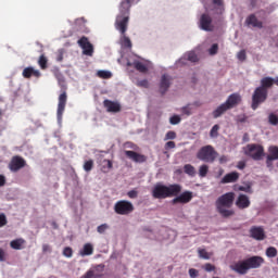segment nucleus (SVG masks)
<instances>
[{"instance_id":"nucleus-21","label":"nucleus","mask_w":278,"mask_h":278,"mask_svg":"<svg viewBox=\"0 0 278 278\" xmlns=\"http://www.w3.org/2000/svg\"><path fill=\"white\" fill-rule=\"evenodd\" d=\"M273 86H275V78L267 76L261 79V86L258 88L268 93V90H270Z\"/></svg>"},{"instance_id":"nucleus-18","label":"nucleus","mask_w":278,"mask_h":278,"mask_svg":"<svg viewBox=\"0 0 278 278\" xmlns=\"http://www.w3.org/2000/svg\"><path fill=\"white\" fill-rule=\"evenodd\" d=\"M250 236L254 240H265L266 233L264 232V228L254 226L250 229Z\"/></svg>"},{"instance_id":"nucleus-12","label":"nucleus","mask_w":278,"mask_h":278,"mask_svg":"<svg viewBox=\"0 0 278 278\" xmlns=\"http://www.w3.org/2000/svg\"><path fill=\"white\" fill-rule=\"evenodd\" d=\"M78 45L80 48H83L84 55L92 56V53H94V47L90 41L88 40V37H81L78 40Z\"/></svg>"},{"instance_id":"nucleus-56","label":"nucleus","mask_w":278,"mask_h":278,"mask_svg":"<svg viewBox=\"0 0 278 278\" xmlns=\"http://www.w3.org/2000/svg\"><path fill=\"white\" fill-rule=\"evenodd\" d=\"M62 60H64V53L60 51L56 55V62H62Z\"/></svg>"},{"instance_id":"nucleus-8","label":"nucleus","mask_w":278,"mask_h":278,"mask_svg":"<svg viewBox=\"0 0 278 278\" xmlns=\"http://www.w3.org/2000/svg\"><path fill=\"white\" fill-rule=\"evenodd\" d=\"M59 84L61 88H63V92L59 96V103H58V110H56V116L60 119H62V116L64 114V110H66V101H68V96L66 94V85L64 84V80H59Z\"/></svg>"},{"instance_id":"nucleus-7","label":"nucleus","mask_w":278,"mask_h":278,"mask_svg":"<svg viewBox=\"0 0 278 278\" xmlns=\"http://www.w3.org/2000/svg\"><path fill=\"white\" fill-rule=\"evenodd\" d=\"M134 210V204L127 200H119L114 205V212L119 216H129Z\"/></svg>"},{"instance_id":"nucleus-37","label":"nucleus","mask_w":278,"mask_h":278,"mask_svg":"<svg viewBox=\"0 0 278 278\" xmlns=\"http://www.w3.org/2000/svg\"><path fill=\"white\" fill-rule=\"evenodd\" d=\"M268 122L270 125H278V116L275 113L269 114Z\"/></svg>"},{"instance_id":"nucleus-43","label":"nucleus","mask_w":278,"mask_h":278,"mask_svg":"<svg viewBox=\"0 0 278 278\" xmlns=\"http://www.w3.org/2000/svg\"><path fill=\"white\" fill-rule=\"evenodd\" d=\"M177 138V132L169 130L165 135V140H175Z\"/></svg>"},{"instance_id":"nucleus-46","label":"nucleus","mask_w":278,"mask_h":278,"mask_svg":"<svg viewBox=\"0 0 278 278\" xmlns=\"http://www.w3.org/2000/svg\"><path fill=\"white\" fill-rule=\"evenodd\" d=\"M8 225V217H5V214H0V227H5Z\"/></svg>"},{"instance_id":"nucleus-49","label":"nucleus","mask_w":278,"mask_h":278,"mask_svg":"<svg viewBox=\"0 0 278 278\" xmlns=\"http://www.w3.org/2000/svg\"><path fill=\"white\" fill-rule=\"evenodd\" d=\"M127 197H129V199H138V192L136 190H130L127 192Z\"/></svg>"},{"instance_id":"nucleus-41","label":"nucleus","mask_w":278,"mask_h":278,"mask_svg":"<svg viewBox=\"0 0 278 278\" xmlns=\"http://www.w3.org/2000/svg\"><path fill=\"white\" fill-rule=\"evenodd\" d=\"M64 257H73V248L66 247L63 250Z\"/></svg>"},{"instance_id":"nucleus-44","label":"nucleus","mask_w":278,"mask_h":278,"mask_svg":"<svg viewBox=\"0 0 278 278\" xmlns=\"http://www.w3.org/2000/svg\"><path fill=\"white\" fill-rule=\"evenodd\" d=\"M108 229H110V226L108 224H102V225L98 226L97 231H98V233H105V231H108Z\"/></svg>"},{"instance_id":"nucleus-48","label":"nucleus","mask_w":278,"mask_h":278,"mask_svg":"<svg viewBox=\"0 0 278 278\" xmlns=\"http://www.w3.org/2000/svg\"><path fill=\"white\" fill-rule=\"evenodd\" d=\"M211 55H216L218 53V43H214L210 49Z\"/></svg>"},{"instance_id":"nucleus-57","label":"nucleus","mask_w":278,"mask_h":278,"mask_svg":"<svg viewBox=\"0 0 278 278\" xmlns=\"http://www.w3.org/2000/svg\"><path fill=\"white\" fill-rule=\"evenodd\" d=\"M0 262H5V252L3 249H0Z\"/></svg>"},{"instance_id":"nucleus-13","label":"nucleus","mask_w":278,"mask_h":278,"mask_svg":"<svg viewBox=\"0 0 278 278\" xmlns=\"http://www.w3.org/2000/svg\"><path fill=\"white\" fill-rule=\"evenodd\" d=\"M245 264L248 266V270L261 268L262 264H264V257L262 256H251L245 258Z\"/></svg>"},{"instance_id":"nucleus-42","label":"nucleus","mask_w":278,"mask_h":278,"mask_svg":"<svg viewBox=\"0 0 278 278\" xmlns=\"http://www.w3.org/2000/svg\"><path fill=\"white\" fill-rule=\"evenodd\" d=\"M237 58L240 62H244L247 60V50L239 51Z\"/></svg>"},{"instance_id":"nucleus-29","label":"nucleus","mask_w":278,"mask_h":278,"mask_svg":"<svg viewBox=\"0 0 278 278\" xmlns=\"http://www.w3.org/2000/svg\"><path fill=\"white\" fill-rule=\"evenodd\" d=\"M113 166H114V165H113L112 161L105 159V160H103V162H102L101 172H102V173H109L110 169L113 168Z\"/></svg>"},{"instance_id":"nucleus-62","label":"nucleus","mask_w":278,"mask_h":278,"mask_svg":"<svg viewBox=\"0 0 278 278\" xmlns=\"http://www.w3.org/2000/svg\"><path fill=\"white\" fill-rule=\"evenodd\" d=\"M274 84H275L276 86H278V76H277L276 78H274Z\"/></svg>"},{"instance_id":"nucleus-19","label":"nucleus","mask_w":278,"mask_h":278,"mask_svg":"<svg viewBox=\"0 0 278 278\" xmlns=\"http://www.w3.org/2000/svg\"><path fill=\"white\" fill-rule=\"evenodd\" d=\"M159 88H160L161 94H166V92H168V88H170V76L164 74L161 77Z\"/></svg>"},{"instance_id":"nucleus-33","label":"nucleus","mask_w":278,"mask_h":278,"mask_svg":"<svg viewBox=\"0 0 278 278\" xmlns=\"http://www.w3.org/2000/svg\"><path fill=\"white\" fill-rule=\"evenodd\" d=\"M92 168H94V161H92V160L86 161L84 164V170L86 173H90V170H92Z\"/></svg>"},{"instance_id":"nucleus-15","label":"nucleus","mask_w":278,"mask_h":278,"mask_svg":"<svg viewBox=\"0 0 278 278\" xmlns=\"http://www.w3.org/2000/svg\"><path fill=\"white\" fill-rule=\"evenodd\" d=\"M230 269L238 273V275H247L249 273V267L245 260L233 263L230 265Z\"/></svg>"},{"instance_id":"nucleus-55","label":"nucleus","mask_w":278,"mask_h":278,"mask_svg":"<svg viewBox=\"0 0 278 278\" xmlns=\"http://www.w3.org/2000/svg\"><path fill=\"white\" fill-rule=\"evenodd\" d=\"M76 25H86V18L79 17L76 20Z\"/></svg>"},{"instance_id":"nucleus-22","label":"nucleus","mask_w":278,"mask_h":278,"mask_svg":"<svg viewBox=\"0 0 278 278\" xmlns=\"http://www.w3.org/2000/svg\"><path fill=\"white\" fill-rule=\"evenodd\" d=\"M23 77L25 79H30L31 77H36L37 79L40 77V71L29 66V67H25L23 70V73H22Z\"/></svg>"},{"instance_id":"nucleus-60","label":"nucleus","mask_w":278,"mask_h":278,"mask_svg":"<svg viewBox=\"0 0 278 278\" xmlns=\"http://www.w3.org/2000/svg\"><path fill=\"white\" fill-rule=\"evenodd\" d=\"M239 190H240V192H249V190H251V187H242V186H240Z\"/></svg>"},{"instance_id":"nucleus-63","label":"nucleus","mask_w":278,"mask_h":278,"mask_svg":"<svg viewBox=\"0 0 278 278\" xmlns=\"http://www.w3.org/2000/svg\"><path fill=\"white\" fill-rule=\"evenodd\" d=\"M138 1L140 0H130V8H131V3H138Z\"/></svg>"},{"instance_id":"nucleus-32","label":"nucleus","mask_w":278,"mask_h":278,"mask_svg":"<svg viewBox=\"0 0 278 278\" xmlns=\"http://www.w3.org/2000/svg\"><path fill=\"white\" fill-rule=\"evenodd\" d=\"M98 77H100V79H110L112 78V72L110 71H98L97 73Z\"/></svg>"},{"instance_id":"nucleus-24","label":"nucleus","mask_w":278,"mask_h":278,"mask_svg":"<svg viewBox=\"0 0 278 278\" xmlns=\"http://www.w3.org/2000/svg\"><path fill=\"white\" fill-rule=\"evenodd\" d=\"M269 154L267 155V164H270V162H275V160H278V147L277 146H271L268 149Z\"/></svg>"},{"instance_id":"nucleus-45","label":"nucleus","mask_w":278,"mask_h":278,"mask_svg":"<svg viewBox=\"0 0 278 278\" xmlns=\"http://www.w3.org/2000/svg\"><path fill=\"white\" fill-rule=\"evenodd\" d=\"M137 86L139 88H149V80H147V79L139 80V81H137Z\"/></svg>"},{"instance_id":"nucleus-54","label":"nucleus","mask_w":278,"mask_h":278,"mask_svg":"<svg viewBox=\"0 0 278 278\" xmlns=\"http://www.w3.org/2000/svg\"><path fill=\"white\" fill-rule=\"evenodd\" d=\"M42 252H43V253H51V245H49V244H43V245H42Z\"/></svg>"},{"instance_id":"nucleus-59","label":"nucleus","mask_w":278,"mask_h":278,"mask_svg":"<svg viewBox=\"0 0 278 278\" xmlns=\"http://www.w3.org/2000/svg\"><path fill=\"white\" fill-rule=\"evenodd\" d=\"M5 186V176L0 175V188Z\"/></svg>"},{"instance_id":"nucleus-34","label":"nucleus","mask_w":278,"mask_h":278,"mask_svg":"<svg viewBox=\"0 0 278 278\" xmlns=\"http://www.w3.org/2000/svg\"><path fill=\"white\" fill-rule=\"evenodd\" d=\"M210 172V166L207 165H202L199 168V176L200 177H207V173Z\"/></svg>"},{"instance_id":"nucleus-1","label":"nucleus","mask_w":278,"mask_h":278,"mask_svg":"<svg viewBox=\"0 0 278 278\" xmlns=\"http://www.w3.org/2000/svg\"><path fill=\"white\" fill-rule=\"evenodd\" d=\"M151 195L153 199H170L172 197H175L172 200V205H177V203L186 205V203H190L192 201L193 197L192 191H184L181 193V185L179 184L166 186L162 182L154 185Z\"/></svg>"},{"instance_id":"nucleus-52","label":"nucleus","mask_w":278,"mask_h":278,"mask_svg":"<svg viewBox=\"0 0 278 278\" xmlns=\"http://www.w3.org/2000/svg\"><path fill=\"white\" fill-rule=\"evenodd\" d=\"M181 112H182V114H186L187 116H190V114H192V111L190 110L189 106H184Z\"/></svg>"},{"instance_id":"nucleus-20","label":"nucleus","mask_w":278,"mask_h":278,"mask_svg":"<svg viewBox=\"0 0 278 278\" xmlns=\"http://www.w3.org/2000/svg\"><path fill=\"white\" fill-rule=\"evenodd\" d=\"M103 105L106 109V112L118 113L121 112V104L112 100H104Z\"/></svg>"},{"instance_id":"nucleus-10","label":"nucleus","mask_w":278,"mask_h":278,"mask_svg":"<svg viewBox=\"0 0 278 278\" xmlns=\"http://www.w3.org/2000/svg\"><path fill=\"white\" fill-rule=\"evenodd\" d=\"M199 27L203 31H212L214 29L212 15L208 13H203L199 20Z\"/></svg>"},{"instance_id":"nucleus-14","label":"nucleus","mask_w":278,"mask_h":278,"mask_svg":"<svg viewBox=\"0 0 278 278\" xmlns=\"http://www.w3.org/2000/svg\"><path fill=\"white\" fill-rule=\"evenodd\" d=\"M235 205L238 207V210H247L248 207H251V200L249 199V195L240 193L235 202Z\"/></svg>"},{"instance_id":"nucleus-25","label":"nucleus","mask_w":278,"mask_h":278,"mask_svg":"<svg viewBox=\"0 0 278 278\" xmlns=\"http://www.w3.org/2000/svg\"><path fill=\"white\" fill-rule=\"evenodd\" d=\"M94 253V247H92V243H86L84 247H83V250H80L79 254L83 256V257H86L88 255H92Z\"/></svg>"},{"instance_id":"nucleus-2","label":"nucleus","mask_w":278,"mask_h":278,"mask_svg":"<svg viewBox=\"0 0 278 278\" xmlns=\"http://www.w3.org/2000/svg\"><path fill=\"white\" fill-rule=\"evenodd\" d=\"M131 10V0H122L118 7V14L115 20V29L122 34L121 45L124 49H131V39L125 36L129 25V12Z\"/></svg>"},{"instance_id":"nucleus-35","label":"nucleus","mask_w":278,"mask_h":278,"mask_svg":"<svg viewBox=\"0 0 278 278\" xmlns=\"http://www.w3.org/2000/svg\"><path fill=\"white\" fill-rule=\"evenodd\" d=\"M266 255L268 257H277V248L275 247H269L266 249Z\"/></svg>"},{"instance_id":"nucleus-9","label":"nucleus","mask_w":278,"mask_h":278,"mask_svg":"<svg viewBox=\"0 0 278 278\" xmlns=\"http://www.w3.org/2000/svg\"><path fill=\"white\" fill-rule=\"evenodd\" d=\"M266 99H268V91H264V89L256 87L252 94V110H257L262 103H265Z\"/></svg>"},{"instance_id":"nucleus-39","label":"nucleus","mask_w":278,"mask_h":278,"mask_svg":"<svg viewBox=\"0 0 278 278\" xmlns=\"http://www.w3.org/2000/svg\"><path fill=\"white\" fill-rule=\"evenodd\" d=\"M81 278H99V274L94 273V270H88Z\"/></svg>"},{"instance_id":"nucleus-17","label":"nucleus","mask_w":278,"mask_h":278,"mask_svg":"<svg viewBox=\"0 0 278 278\" xmlns=\"http://www.w3.org/2000/svg\"><path fill=\"white\" fill-rule=\"evenodd\" d=\"M245 25H248V27H256L257 29H262L264 27V23L257 20V16H255V14H250L247 17Z\"/></svg>"},{"instance_id":"nucleus-23","label":"nucleus","mask_w":278,"mask_h":278,"mask_svg":"<svg viewBox=\"0 0 278 278\" xmlns=\"http://www.w3.org/2000/svg\"><path fill=\"white\" fill-rule=\"evenodd\" d=\"M238 179H240V174L238 172H232V173L226 174L223 177L220 184H236Z\"/></svg>"},{"instance_id":"nucleus-30","label":"nucleus","mask_w":278,"mask_h":278,"mask_svg":"<svg viewBox=\"0 0 278 278\" xmlns=\"http://www.w3.org/2000/svg\"><path fill=\"white\" fill-rule=\"evenodd\" d=\"M184 172L186 173V175H189V177H194V175H197V169L190 164H186L184 166Z\"/></svg>"},{"instance_id":"nucleus-36","label":"nucleus","mask_w":278,"mask_h":278,"mask_svg":"<svg viewBox=\"0 0 278 278\" xmlns=\"http://www.w3.org/2000/svg\"><path fill=\"white\" fill-rule=\"evenodd\" d=\"M218 129H220V126L218 124L214 125L210 131L211 138H218Z\"/></svg>"},{"instance_id":"nucleus-51","label":"nucleus","mask_w":278,"mask_h":278,"mask_svg":"<svg viewBox=\"0 0 278 278\" xmlns=\"http://www.w3.org/2000/svg\"><path fill=\"white\" fill-rule=\"evenodd\" d=\"M176 144H175V141H167L165 143V149L168 150V149H175Z\"/></svg>"},{"instance_id":"nucleus-5","label":"nucleus","mask_w":278,"mask_h":278,"mask_svg":"<svg viewBox=\"0 0 278 278\" xmlns=\"http://www.w3.org/2000/svg\"><path fill=\"white\" fill-rule=\"evenodd\" d=\"M197 157L198 160H201V162H208L212 164L216 161V157H218V152H216L212 146H204L198 151Z\"/></svg>"},{"instance_id":"nucleus-50","label":"nucleus","mask_w":278,"mask_h":278,"mask_svg":"<svg viewBox=\"0 0 278 278\" xmlns=\"http://www.w3.org/2000/svg\"><path fill=\"white\" fill-rule=\"evenodd\" d=\"M189 276H190L191 278H197V277H199V270H197V269H194V268H190V269H189Z\"/></svg>"},{"instance_id":"nucleus-58","label":"nucleus","mask_w":278,"mask_h":278,"mask_svg":"<svg viewBox=\"0 0 278 278\" xmlns=\"http://www.w3.org/2000/svg\"><path fill=\"white\" fill-rule=\"evenodd\" d=\"M213 4L217 5V8H223V0H213Z\"/></svg>"},{"instance_id":"nucleus-27","label":"nucleus","mask_w":278,"mask_h":278,"mask_svg":"<svg viewBox=\"0 0 278 278\" xmlns=\"http://www.w3.org/2000/svg\"><path fill=\"white\" fill-rule=\"evenodd\" d=\"M49 59L45 56V54H41L38 60V65L40 66L41 71H47L49 68Z\"/></svg>"},{"instance_id":"nucleus-61","label":"nucleus","mask_w":278,"mask_h":278,"mask_svg":"<svg viewBox=\"0 0 278 278\" xmlns=\"http://www.w3.org/2000/svg\"><path fill=\"white\" fill-rule=\"evenodd\" d=\"M227 163V156L223 155L219 157V164H225Z\"/></svg>"},{"instance_id":"nucleus-11","label":"nucleus","mask_w":278,"mask_h":278,"mask_svg":"<svg viewBox=\"0 0 278 278\" xmlns=\"http://www.w3.org/2000/svg\"><path fill=\"white\" fill-rule=\"evenodd\" d=\"M25 166H27V162L20 155L13 156L9 164V168L12 173H18V170L25 168Z\"/></svg>"},{"instance_id":"nucleus-4","label":"nucleus","mask_w":278,"mask_h":278,"mask_svg":"<svg viewBox=\"0 0 278 278\" xmlns=\"http://www.w3.org/2000/svg\"><path fill=\"white\" fill-rule=\"evenodd\" d=\"M240 103H242V96H240V93L235 92L230 94L225 103L220 104L215 111H213V117L220 118L225 112L233 110V108H238Z\"/></svg>"},{"instance_id":"nucleus-40","label":"nucleus","mask_w":278,"mask_h":278,"mask_svg":"<svg viewBox=\"0 0 278 278\" xmlns=\"http://www.w3.org/2000/svg\"><path fill=\"white\" fill-rule=\"evenodd\" d=\"M203 269H204L206 273H214V270H216V266H214L212 263H206V264L203 266Z\"/></svg>"},{"instance_id":"nucleus-16","label":"nucleus","mask_w":278,"mask_h":278,"mask_svg":"<svg viewBox=\"0 0 278 278\" xmlns=\"http://www.w3.org/2000/svg\"><path fill=\"white\" fill-rule=\"evenodd\" d=\"M125 155L128 156L129 160H132V162H137L139 164L147 162V156H144L143 154H140L136 151L126 150Z\"/></svg>"},{"instance_id":"nucleus-64","label":"nucleus","mask_w":278,"mask_h":278,"mask_svg":"<svg viewBox=\"0 0 278 278\" xmlns=\"http://www.w3.org/2000/svg\"><path fill=\"white\" fill-rule=\"evenodd\" d=\"M245 121H247V118L243 117L240 119V123H244Z\"/></svg>"},{"instance_id":"nucleus-53","label":"nucleus","mask_w":278,"mask_h":278,"mask_svg":"<svg viewBox=\"0 0 278 278\" xmlns=\"http://www.w3.org/2000/svg\"><path fill=\"white\" fill-rule=\"evenodd\" d=\"M237 168H239V170H244V168H247V163L244 161H240Z\"/></svg>"},{"instance_id":"nucleus-38","label":"nucleus","mask_w":278,"mask_h":278,"mask_svg":"<svg viewBox=\"0 0 278 278\" xmlns=\"http://www.w3.org/2000/svg\"><path fill=\"white\" fill-rule=\"evenodd\" d=\"M169 123L170 125H179L181 123V117H179V115H173L169 118Z\"/></svg>"},{"instance_id":"nucleus-31","label":"nucleus","mask_w":278,"mask_h":278,"mask_svg":"<svg viewBox=\"0 0 278 278\" xmlns=\"http://www.w3.org/2000/svg\"><path fill=\"white\" fill-rule=\"evenodd\" d=\"M198 255L201 260H210L212 257V253H208L206 249H199Z\"/></svg>"},{"instance_id":"nucleus-3","label":"nucleus","mask_w":278,"mask_h":278,"mask_svg":"<svg viewBox=\"0 0 278 278\" xmlns=\"http://www.w3.org/2000/svg\"><path fill=\"white\" fill-rule=\"evenodd\" d=\"M233 201H236L235 192L224 193L216 200L215 205L217 207V212L218 214H220V216H223V218H229L231 216H235L236 211L229 210V207L233 206Z\"/></svg>"},{"instance_id":"nucleus-28","label":"nucleus","mask_w":278,"mask_h":278,"mask_svg":"<svg viewBox=\"0 0 278 278\" xmlns=\"http://www.w3.org/2000/svg\"><path fill=\"white\" fill-rule=\"evenodd\" d=\"M134 68H136V71H139V73H147V71H149V68H147V65H144V63L140 62V61H135L132 63Z\"/></svg>"},{"instance_id":"nucleus-26","label":"nucleus","mask_w":278,"mask_h":278,"mask_svg":"<svg viewBox=\"0 0 278 278\" xmlns=\"http://www.w3.org/2000/svg\"><path fill=\"white\" fill-rule=\"evenodd\" d=\"M23 244H25V239L23 238L15 239L10 242L11 249H14L15 251H21V249H23Z\"/></svg>"},{"instance_id":"nucleus-47","label":"nucleus","mask_w":278,"mask_h":278,"mask_svg":"<svg viewBox=\"0 0 278 278\" xmlns=\"http://www.w3.org/2000/svg\"><path fill=\"white\" fill-rule=\"evenodd\" d=\"M188 60H189V62H197L199 60V56H197V53H194V52H189Z\"/></svg>"},{"instance_id":"nucleus-6","label":"nucleus","mask_w":278,"mask_h":278,"mask_svg":"<svg viewBox=\"0 0 278 278\" xmlns=\"http://www.w3.org/2000/svg\"><path fill=\"white\" fill-rule=\"evenodd\" d=\"M244 154L254 160V162H260L264 157V147L257 143H250L245 147Z\"/></svg>"}]
</instances>
